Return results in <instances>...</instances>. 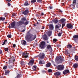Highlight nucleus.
<instances>
[{
    "mask_svg": "<svg viewBox=\"0 0 78 78\" xmlns=\"http://www.w3.org/2000/svg\"><path fill=\"white\" fill-rule=\"evenodd\" d=\"M36 35H34L31 34L27 33L26 35L25 39L27 42H31L36 38Z\"/></svg>",
    "mask_w": 78,
    "mask_h": 78,
    "instance_id": "1",
    "label": "nucleus"
},
{
    "mask_svg": "<svg viewBox=\"0 0 78 78\" xmlns=\"http://www.w3.org/2000/svg\"><path fill=\"white\" fill-rule=\"evenodd\" d=\"M64 69V66L62 65H59L57 66V69L58 70H62Z\"/></svg>",
    "mask_w": 78,
    "mask_h": 78,
    "instance_id": "2",
    "label": "nucleus"
},
{
    "mask_svg": "<svg viewBox=\"0 0 78 78\" xmlns=\"http://www.w3.org/2000/svg\"><path fill=\"white\" fill-rule=\"evenodd\" d=\"M40 47L42 49H44L45 48V42L43 41L41 43Z\"/></svg>",
    "mask_w": 78,
    "mask_h": 78,
    "instance_id": "3",
    "label": "nucleus"
},
{
    "mask_svg": "<svg viewBox=\"0 0 78 78\" xmlns=\"http://www.w3.org/2000/svg\"><path fill=\"white\" fill-rule=\"evenodd\" d=\"M29 55V53L26 52L25 53L22 54V56L24 58H28V55Z\"/></svg>",
    "mask_w": 78,
    "mask_h": 78,
    "instance_id": "4",
    "label": "nucleus"
},
{
    "mask_svg": "<svg viewBox=\"0 0 78 78\" xmlns=\"http://www.w3.org/2000/svg\"><path fill=\"white\" fill-rule=\"evenodd\" d=\"M56 59L58 61L60 62V63L62 62L63 61V59H62L61 56H60L58 57H57Z\"/></svg>",
    "mask_w": 78,
    "mask_h": 78,
    "instance_id": "5",
    "label": "nucleus"
},
{
    "mask_svg": "<svg viewBox=\"0 0 78 78\" xmlns=\"http://www.w3.org/2000/svg\"><path fill=\"white\" fill-rule=\"evenodd\" d=\"M73 38L75 42H78V35H76L73 36Z\"/></svg>",
    "mask_w": 78,
    "mask_h": 78,
    "instance_id": "6",
    "label": "nucleus"
},
{
    "mask_svg": "<svg viewBox=\"0 0 78 78\" xmlns=\"http://www.w3.org/2000/svg\"><path fill=\"white\" fill-rule=\"evenodd\" d=\"M23 24H24V22L21 20L17 23V25L18 27H19V26H20V25H23Z\"/></svg>",
    "mask_w": 78,
    "mask_h": 78,
    "instance_id": "7",
    "label": "nucleus"
},
{
    "mask_svg": "<svg viewBox=\"0 0 78 78\" xmlns=\"http://www.w3.org/2000/svg\"><path fill=\"white\" fill-rule=\"evenodd\" d=\"M38 56H39L40 59H43L44 58H45V54L44 53H41Z\"/></svg>",
    "mask_w": 78,
    "mask_h": 78,
    "instance_id": "8",
    "label": "nucleus"
},
{
    "mask_svg": "<svg viewBox=\"0 0 78 78\" xmlns=\"http://www.w3.org/2000/svg\"><path fill=\"white\" fill-rule=\"evenodd\" d=\"M34 62V60L33 59L30 60L29 62L28 63L29 66H33Z\"/></svg>",
    "mask_w": 78,
    "mask_h": 78,
    "instance_id": "9",
    "label": "nucleus"
},
{
    "mask_svg": "<svg viewBox=\"0 0 78 78\" xmlns=\"http://www.w3.org/2000/svg\"><path fill=\"white\" fill-rule=\"evenodd\" d=\"M15 25H16V22L14 21L11 23V27L12 28H15Z\"/></svg>",
    "mask_w": 78,
    "mask_h": 78,
    "instance_id": "10",
    "label": "nucleus"
},
{
    "mask_svg": "<svg viewBox=\"0 0 78 78\" xmlns=\"http://www.w3.org/2000/svg\"><path fill=\"white\" fill-rule=\"evenodd\" d=\"M67 28L69 29H72L73 28V26L70 23H68L67 25Z\"/></svg>",
    "mask_w": 78,
    "mask_h": 78,
    "instance_id": "11",
    "label": "nucleus"
},
{
    "mask_svg": "<svg viewBox=\"0 0 78 78\" xmlns=\"http://www.w3.org/2000/svg\"><path fill=\"white\" fill-rule=\"evenodd\" d=\"M47 49L49 50L50 52L52 51V48H51V46L50 45H48L47 46Z\"/></svg>",
    "mask_w": 78,
    "mask_h": 78,
    "instance_id": "12",
    "label": "nucleus"
},
{
    "mask_svg": "<svg viewBox=\"0 0 78 78\" xmlns=\"http://www.w3.org/2000/svg\"><path fill=\"white\" fill-rule=\"evenodd\" d=\"M21 43L23 45H27V42L25 41V40H23L21 41Z\"/></svg>",
    "mask_w": 78,
    "mask_h": 78,
    "instance_id": "13",
    "label": "nucleus"
},
{
    "mask_svg": "<svg viewBox=\"0 0 78 78\" xmlns=\"http://www.w3.org/2000/svg\"><path fill=\"white\" fill-rule=\"evenodd\" d=\"M54 75L56 76H59V75L61 74V73L59 72H56L54 73Z\"/></svg>",
    "mask_w": 78,
    "mask_h": 78,
    "instance_id": "14",
    "label": "nucleus"
},
{
    "mask_svg": "<svg viewBox=\"0 0 78 78\" xmlns=\"http://www.w3.org/2000/svg\"><path fill=\"white\" fill-rule=\"evenodd\" d=\"M28 10H26L23 12V14H24V15H25V16H27V14L28 13Z\"/></svg>",
    "mask_w": 78,
    "mask_h": 78,
    "instance_id": "15",
    "label": "nucleus"
},
{
    "mask_svg": "<svg viewBox=\"0 0 78 78\" xmlns=\"http://www.w3.org/2000/svg\"><path fill=\"white\" fill-rule=\"evenodd\" d=\"M69 70L66 69L63 72V73L64 75H66V73H69Z\"/></svg>",
    "mask_w": 78,
    "mask_h": 78,
    "instance_id": "16",
    "label": "nucleus"
},
{
    "mask_svg": "<svg viewBox=\"0 0 78 78\" xmlns=\"http://www.w3.org/2000/svg\"><path fill=\"white\" fill-rule=\"evenodd\" d=\"M78 67V64L77 63H75L73 65V67L75 69H77Z\"/></svg>",
    "mask_w": 78,
    "mask_h": 78,
    "instance_id": "17",
    "label": "nucleus"
},
{
    "mask_svg": "<svg viewBox=\"0 0 78 78\" xmlns=\"http://www.w3.org/2000/svg\"><path fill=\"white\" fill-rule=\"evenodd\" d=\"M52 32L51 31H48L47 32V34H48V36H50L51 35V33Z\"/></svg>",
    "mask_w": 78,
    "mask_h": 78,
    "instance_id": "18",
    "label": "nucleus"
},
{
    "mask_svg": "<svg viewBox=\"0 0 78 78\" xmlns=\"http://www.w3.org/2000/svg\"><path fill=\"white\" fill-rule=\"evenodd\" d=\"M43 37L44 39H45V40L48 39L47 38V35L46 34H44V35H43Z\"/></svg>",
    "mask_w": 78,
    "mask_h": 78,
    "instance_id": "19",
    "label": "nucleus"
},
{
    "mask_svg": "<svg viewBox=\"0 0 78 78\" xmlns=\"http://www.w3.org/2000/svg\"><path fill=\"white\" fill-rule=\"evenodd\" d=\"M9 73V70H5V75H7Z\"/></svg>",
    "mask_w": 78,
    "mask_h": 78,
    "instance_id": "20",
    "label": "nucleus"
},
{
    "mask_svg": "<svg viewBox=\"0 0 78 78\" xmlns=\"http://www.w3.org/2000/svg\"><path fill=\"white\" fill-rule=\"evenodd\" d=\"M30 4L28 3V1H26L24 4V6H28V5H29Z\"/></svg>",
    "mask_w": 78,
    "mask_h": 78,
    "instance_id": "21",
    "label": "nucleus"
},
{
    "mask_svg": "<svg viewBox=\"0 0 78 78\" xmlns=\"http://www.w3.org/2000/svg\"><path fill=\"white\" fill-rule=\"evenodd\" d=\"M14 60H12L11 59L9 61V64H10V63H14Z\"/></svg>",
    "mask_w": 78,
    "mask_h": 78,
    "instance_id": "22",
    "label": "nucleus"
},
{
    "mask_svg": "<svg viewBox=\"0 0 78 78\" xmlns=\"http://www.w3.org/2000/svg\"><path fill=\"white\" fill-rule=\"evenodd\" d=\"M32 68L34 71H35V70H36V68H37V66H33Z\"/></svg>",
    "mask_w": 78,
    "mask_h": 78,
    "instance_id": "23",
    "label": "nucleus"
},
{
    "mask_svg": "<svg viewBox=\"0 0 78 78\" xmlns=\"http://www.w3.org/2000/svg\"><path fill=\"white\" fill-rule=\"evenodd\" d=\"M22 76V75L21 74H18V75H17L16 77V78H20Z\"/></svg>",
    "mask_w": 78,
    "mask_h": 78,
    "instance_id": "24",
    "label": "nucleus"
},
{
    "mask_svg": "<svg viewBox=\"0 0 78 78\" xmlns=\"http://www.w3.org/2000/svg\"><path fill=\"white\" fill-rule=\"evenodd\" d=\"M50 28V30H53V26L52 24H50L49 26Z\"/></svg>",
    "mask_w": 78,
    "mask_h": 78,
    "instance_id": "25",
    "label": "nucleus"
},
{
    "mask_svg": "<svg viewBox=\"0 0 78 78\" xmlns=\"http://www.w3.org/2000/svg\"><path fill=\"white\" fill-rule=\"evenodd\" d=\"M67 47L68 48H72V46L71 44H68L67 45Z\"/></svg>",
    "mask_w": 78,
    "mask_h": 78,
    "instance_id": "26",
    "label": "nucleus"
},
{
    "mask_svg": "<svg viewBox=\"0 0 78 78\" xmlns=\"http://www.w3.org/2000/svg\"><path fill=\"white\" fill-rule=\"evenodd\" d=\"M51 66V63H47L46 65V66L47 67H49Z\"/></svg>",
    "mask_w": 78,
    "mask_h": 78,
    "instance_id": "27",
    "label": "nucleus"
},
{
    "mask_svg": "<svg viewBox=\"0 0 78 78\" xmlns=\"http://www.w3.org/2000/svg\"><path fill=\"white\" fill-rule=\"evenodd\" d=\"M27 21V19H26V18L25 17L22 18L21 19V21H23V22L24 21Z\"/></svg>",
    "mask_w": 78,
    "mask_h": 78,
    "instance_id": "28",
    "label": "nucleus"
},
{
    "mask_svg": "<svg viewBox=\"0 0 78 78\" xmlns=\"http://www.w3.org/2000/svg\"><path fill=\"white\" fill-rule=\"evenodd\" d=\"M24 24L25 25H28V21L26 20V22L25 23H24Z\"/></svg>",
    "mask_w": 78,
    "mask_h": 78,
    "instance_id": "29",
    "label": "nucleus"
},
{
    "mask_svg": "<svg viewBox=\"0 0 78 78\" xmlns=\"http://www.w3.org/2000/svg\"><path fill=\"white\" fill-rule=\"evenodd\" d=\"M55 29L56 30H60V29H59V26L58 25H56L55 26Z\"/></svg>",
    "mask_w": 78,
    "mask_h": 78,
    "instance_id": "30",
    "label": "nucleus"
},
{
    "mask_svg": "<svg viewBox=\"0 0 78 78\" xmlns=\"http://www.w3.org/2000/svg\"><path fill=\"white\" fill-rule=\"evenodd\" d=\"M0 20H2V21H3L4 20H5V17H1L0 18Z\"/></svg>",
    "mask_w": 78,
    "mask_h": 78,
    "instance_id": "31",
    "label": "nucleus"
},
{
    "mask_svg": "<svg viewBox=\"0 0 78 78\" xmlns=\"http://www.w3.org/2000/svg\"><path fill=\"white\" fill-rule=\"evenodd\" d=\"M65 21H66V19H62L61 20V22L63 23L65 22Z\"/></svg>",
    "mask_w": 78,
    "mask_h": 78,
    "instance_id": "32",
    "label": "nucleus"
},
{
    "mask_svg": "<svg viewBox=\"0 0 78 78\" xmlns=\"http://www.w3.org/2000/svg\"><path fill=\"white\" fill-rule=\"evenodd\" d=\"M65 23H63L62 24V28H64V26H65Z\"/></svg>",
    "mask_w": 78,
    "mask_h": 78,
    "instance_id": "33",
    "label": "nucleus"
},
{
    "mask_svg": "<svg viewBox=\"0 0 78 78\" xmlns=\"http://www.w3.org/2000/svg\"><path fill=\"white\" fill-rule=\"evenodd\" d=\"M66 55H67V54H68V55H69V52H68V51L66 50L65 51V53Z\"/></svg>",
    "mask_w": 78,
    "mask_h": 78,
    "instance_id": "34",
    "label": "nucleus"
},
{
    "mask_svg": "<svg viewBox=\"0 0 78 78\" xmlns=\"http://www.w3.org/2000/svg\"><path fill=\"white\" fill-rule=\"evenodd\" d=\"M7 66H5L3 67V69H4V70H5V69H7Z\"/></svg>",
    "mask_w": 78,
    "mask_h": 78,
    "instance_id": "35",
    "label": "nucleus"
},
{
    "mask_svg": "<svg viewBox=\"0 0 78 78\" xmlns=\"http://www.w3.org/2000/svg\"><path fill=\"white\" fill-rule=\"evenodd\" d=\"M11 34H9L7 36V37H9V38H11Z\"/></svg>",
    "mask_w": 78,
    "mask_h": 78,
    "instance_id": "36",
    "label": "nucleus"
},
{
    "mask_svg": "<svg viewBox=\"0 0 78 78\" xmlns=\"http://www.w3.org/2000/svg\"><path fill=\"white\" fill-rule=\"evenodd\" d=\"M62 32H61V33H59L58 34V36H61V34H62Z\"/></svg>",
    "mask_w": 78,
    "mask_h": 78,
    "instance_id": "37",
    "label": "nucleus"
},
{
    "mask_svg": "<svg viewBox=\"0 0 78 78\" xmlns=\"http://www.w3.org/2000/svg\"><path fill=\"white\" fill-rule=\"evenodd\" d=\"M36 2V0H32L31 1V3H35Z\"/></svg>",
    "mask_w": 78,
    "mask_h": 78,
    "instance_id": "38",
    "label": "nucleus"
},
{
    "mask_svg": "<svg viewBox=\"0 0 78 78\" xmlns=\"http://www.w3.org/2000/svg\"><path fill=\"white\" fill-rule=\"evenodd\" d=\"M76 0H74L73 2V4H74V5H75L76 4Z\"/></svg>",
    "mask_w": 78,
    "mask_h": 78,
    "instance_id": "39",
    "label": "nucleus"
},
{
    "mask_svg": "<svg viewBox=\"0 0 78 78\" xmlns=\"http://www.w3.org/2000/svg\"><path fill=\"white\" fill-rule=\"evenodd\" d=\"M5 51L7 52H8V48L5 49Z\"/></svg>",
    "mask_w": 78,
    "mask_h": 78,
    "instance_id": "40",
    "label": "nucleus"
},
{
    "mask_svg": "<svg viewBox=\"0 0 78 78\" xmlns=\"http://www.w3.org/2000/svg\"><path fill=\"white\" fill-rule=\"evenodd\" d=\"M54 42H56L57 41V40L56 39H54L53 40Z\"/></svg>",
    "mask_w": 78,
    "mask_h": 78,
    "instance_id": "41",
    "label": "nucleus"
},
{
    "mask_svg": "<svg viewBox=\"0 0 78 78\" xmlns=\"http://www.w3.org/2000/svg\"><path fill=\"white\" fill-rule=\"evenodd\" d=\"M58 22V20H54V22L55 23H56Z\"/></svg>",
    "mask_w": 78,
    "mask_h": 78,
    "instance_id": "42",
    "label": "nucleus"
},
{
    "mask_svg": "<svg viewBox=\"0 0 78 78\" xmlns=\"http://www.w3.org/2000/svg\"><path fill=\"white\" fill-rule=\"evenodd\" d=\"M7 41V40H5L4 41V42H3V44H2V45H4V44H5V42H6Z\"/></svg>",
    "mask_w": 78,
    "mask_h": 78,
    "instance_id": "43",
    "label": "nucleus"
},
{
    "mask_svg": "<svg viewBox=\"0 0 78 78\" xmlns=\"http://www.w3.org/2000/svg\"><path fill=\"white\" fill-rule=\"evenodd\" d=\"M39 64H42V61H40L39 62Z\"/></svg>",
    "mask_w": 78,
    "mask_h": 78,
    "instance_id": "44",
    "label": "nucleus"
},
{
    "mask_svg": "<svg viewBox=\"0 0 78 78\" xmlns=\"http://www.w3.org/2000/svg\"><path fill=\"white\" fill-rule=\"evenodd\" d=\"M48 72H52V70H51V69H49L48 70Z\"/></svg>",
    "mask_w": 78,
    "mask_h": 78,
    "instance_id": "45",
    "label": "nucleus"
},
{
    "mask_svg": "<svg viewBox=\"0 0 78 78\" xmlns=\"http://www.w3.org/2000/svg\"><path fill=\"white\" fill-rule=\"evenodd\" d=\"M42 0H37V2H42Z\"/></svg>",
    "mask_w": 78,
    "mask_h": 78,
    "instance_id": "46",
    "label": "nucleus"
},
{
    "mask_svg": "<svg viewBox=\"0 0 78 78\" xmlns=\"http://www.w3.org/2000/svg\"><path fill=\"white\" fill-rule=\"evenodd\" d=\"M16 44H13V47H14V48H15V47H16Z\"/></svg>",
    "mask_w": 78,
    "mask_h": 78,
    "instance_id": "47",
    "label": "nucleus"
},
{
    "mask_svg": "<svg viewBox=\"0 0 78 78\" xmlns=\"http://www.w3.org/2000/svg\"><path fill=\"white\" fill-rule=\"evenodd\" d=\"M8 5L9 6H11V4H10V3H8Z\"/></svg>",
    "mask_w": 78,
    "mask_h": 78,
    "instance_id": "48",
    "label": "nucleus"
},
{
    "mask_svg": "<svg viewBox=\"0 0 78 78\" xmlns=\"http://www.w3.org/2000/svg\"><path fill=\"white\" fill-rule=\"evenodd\" d=\"M58 26L59 27H61V25L60 24H58Z\"/></svg>",
    "mask_w": 78,
    "mask_h": 78,
    "instance_id": "49",
    "label": "nucleus"
},
{
    "mask_svg": "<svg viewBox=\"0 0 78 78\" xmlns=\"http://www.w3.org/2000/svg\"><path fill=\"white\" fill-rule=\"evenodd\" d=\"M23 62H22L21 63V64L22 65H23Z\"/></svg>",
    "mask_w": 78,
    "mask_h": 78,
    "instance_id": "50",
    "label": "nucleus"
},
{
    "mask_svg": "<svg viewBox=\"0 0 78 78\" xmlns=\"http://www.w3.org/2000/svg\"><path fill=\"white\" fill-rule=\"evenodd\" d=\"M25 31V29H24L23 30L21 31V32H24Z\"/></svg>",
    "mask_w": 78,
    "mask_h": 78,
    "instance_id": "51",
    "label": "nucleus"
},
{
    "mask_svg": "<svg viewBox=\"0 0 78 78\" xmlns=\"http://www.w3.org/2000/svg\"><path fill=\"white\" fill-rule=\"evenodd\" d=\"M49 8H50V9H53V7H52V6H50L49 7Z\"/></svg>",
    "mask_w": 78,
    "mask_h": 78,
    "instance_id": "52",
    "label": "nucleus"
},
{
    "mask_svg": "<svg viewBox=\"0 0 78 78\" xmlns=\"http://www.w3.org/2000/svg\"><path fill=\"white\" fill-rule=\"evenodd\" d=\"M2 50H0V54H2Z\"/></svg>",
    "mask_w": 78,
    "mask_h": 78,
    "instance_id": "53",
    "label": "nucleus"
},
{
    "mask_svg": "<svg viewBox=\"0 0 78 78\" xmlns=\"http://www.w3.org/2000/svg\"><path fill=\"white\" fill-rule=\"evenodd\" d=\"M44 13H41V16H44Z\"/></svg>",
    "mask_w": 78,
    "mask_h": 78,
    "instance_id": "54",
    "label": "nucleus"
},
{
    "mask_svg": "<svg viewBox=\"0 0 78 78\" xmlns=\"http://www.w3.org/2000/svg\"><path fill=\"white\" fill-rule=\"evenodd\" d=\"M8 27H9V28H11V26L10 25V24L9 25V26Z\"/></svg>",
    "mask_w": 78,
    "mask_h": 78,
    "instance_id": "55",
    "label": "nucleus"
},
{
    "mask_svg": "<svg viewBox=\"0 0 78 78\" xmlns=\"http://www.w3.org/2000/svg\"><path fill=\"white\" fill-rule=\"evenodd\" d=\"M42 29L43 30L44 29V28H45V27H44V26H42Z\"/></svg>",
    "mask_w": 78,
    "mask_h": 78,
    "instance_id": "56",
    "label": "nucleus"
},
{
    "mask_svg": "<svg viewBox=\"0 0 78 78\" xmlns=\"http://www.w3.org/2000/svg\"><path fill=\"white\" fill-rule=\"evenodd\" d=\"M59 12H62L61 10H59Z\"/></svg>",
    "mask_w": 78,
    "mask_h": 78,
    "instance_id": "57",
    "label": "nucleus"
},
{
    "mask_svg": "<svg viewBox=\"0 0 78 78\" xmlns=\"http://www.w3.org/2000/svg\"><path fill=\"white\" fill-rule=\"evenodd\" d=\"M6 1H7L8 2H11V0H6Z\"/></svg>",
    "mask_w": 78,
    "mask_h": 78,
    "instance_id": "58",
    "label": "nucleus"
},
{
    "mask_svg": "<svg viewBox=\"0 0 78 78\" xmlns=\"http://www.w3.org/2000/svg\"><path fill=\"white\" fill-rule=\"evenodd\" d=\"M5 24H6L8 23V22H5Z\"/></svg>",
    "mask_w": 78,
    "mask_h": 78,
    "instance_id": "59",
    "label": "nucleus"
},
{
    "mask_svg": "<svg viewBox=\"0 0 78 78\" xmlns=\"http://www.w3.org/2000/svg\"><path fill=\"white\" fill-rule=\"evenodd\" d=\"M70 55H68V58H70Z\"/></svg>",
    "mask_w": 78,
    "mask_h": 78,
    "instance_id": "60",
    "label": "nucleus"
},
{
    "mask_svg": "<svg viewBox=\"0 0 78 78\" xmlns=\"http://www.w3.org/2000/svg\"><path fill=\"white\" fill-rule=\"evenodd\" d=\"M47 43H49V42H48V41H47Z\"/></svg>",
    "mask_w": 78,
    "mask_h": 78,
    "instance_id": "61",
    "label": "nucleus"
},
{
    "mask_svg": "<svg viewBox=\"0 0 78 78\" xmlns=\"http://www.w3.org/2000/svg\"><path fill=\"white\" fill-rule=\"evenodd\" d=\"M12 16H14V14H13Z\"/></svg>",
    "mask_w": 78,
    "mask_h": 78,
    "instance_id": "62",
    "label": "nucleus"
},
{
    "mask_svg": "<svg viewBox=\"0 0 78 78\" xmlns=\"http://www.w3.org/2000/svg\"><path fill=\"white\" fill-rule=\"evenodd\" d=\"M34 26H36L35 25H34Z\"/></svg>",
    "mask_w": 78,
    "mask_h": 78,
    "instance_id": "63",
    "label": "nucleus"
}]
</instances>
